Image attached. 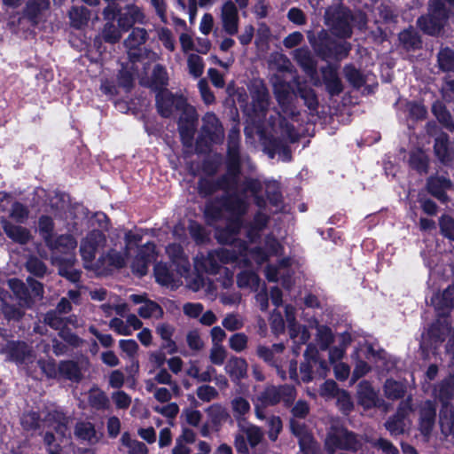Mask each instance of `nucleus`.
<instances>
[{
  "instance_id": "f257e3e1",
  "label": "nucleus",
  "mask_w": 454,
  "mask_h": 454,
  "mask_svg": "<svg viewBox=\"0 0 454 454\" xmlns=\"http://www.w3.org/2000/svg\"><path fill=\"white\" fill-rule=\"evenodd\" d=\"M231 217L227 223L225 229L216 228L215 238L220 243H234V247H238L239 254L237 255L234 251L229 248H222L210 252L205 258H196V269H202L207 272L216 273L220 270L221 264L236 262L239 266H252L254 263L261 265L271 256L280 254L281 247L273 238H267L263 247L256 244L258 232L266 225L267 216L263 214H258L254 217L253 224L247 230L249 243L247 245L237 241L235 235L240 228V215L245 213L247 204L244 200H237L231 206Z\"/></svg>"
},
{
  "instance_id": "f03ea898",
  "label": "nucleus",
  "mask_w": 454,
  "mask_h": 454,
  "mask_svg": "<svg viewBox=\"0 0 454 454\" xmlns=\"http://www.w3.org/2000/svg\"><path fill=\"white\" fill-rule=\"evenodd\" d=\"M325 20L333 33L339 37H349L351 35V24L362 29L366 24L365 16L359 12L350 16L349 11L343 6L331 7L325 12Z\"/></svg>"
},
{
  "instance_id": "7ed1b4c3",
  "label": "nucleus",
  "mask_w": 454,
  "mask_h": 454,
  "mask_svg": "<svg viewBox=\"0 0 454 454\" xmlns=\"http://www.w3.org/2000/svg\"><path fill=\"white\" fill-rule=\"evenodd\" d=\"M142 231H130L127 232L125 234V247H122L121 246V249L123 251H118L116 245H114V247L111 248L106 254L99 258V265L97 267V270L103 272L105 270H110L112 268L118 269L123 267L131 251L134 250L142 240Z\"/></svg>"
},
{
  "instance_id": "20e7f679",
  "label": "nucleus",
  "mask_w": 454,
  "mask_h": 454,
  "mask_svg": "<svg viewBox=\"0 0 454 454\" xmlns=\"http://www.w3.org/2000/svg\"><path fill=\"white\" fill-rule=\"evenodd\" d=\"M50 248L55 253H64L67 254V258L59 259L57 256L52 258V262L59 266V273L72 281H76L77 274L72 268L74 259L71 254L77 246L76 239L71 234L61 235L56 239H51L48 244Z\"/></svg>"
},
{
  "instance_id": "39448f33",
  "label": "nucleus",
  "mask_w": 454,
  "mask_h": 454,
  "mask_svg": "<svg viewBox=\"0 0 454 454\" xmlns=\"http://www.w3.org/2000/svg\"><path fill=\"white\" fill-rule=\"evenodd\" d=\"M49 430L53 429L55 434L51 431H47L44 435V442L48 446L49 454H60L59 448L64 439L69 435L67 430V418L59 411L49 413L44 422Z\"/></svg>"
},
{
  "instance_id": "423d86ee",
  "label": "nucleus",
  "mask_w": 454,
  "mask_h": 454,
  "mask_svg": "<svg viewBox=\"0 0 454 454\" xmlns=\"http://www.w3.org/2000/svg\"><path fill=\"white\" fill-rule=\"evenodd\" d=\"M454 394V379L450 378L442 382L435 389V396L442 402V407L440 411V426L442 432L445 434L454 435V408L448 401Z\"/></svg>"
},
{
  "instance_id": "0eeeda50",
  "label": "nucleus",
  "mask_w": 454,
  "mask_h": 454,
  "mask_svg": "<svg viewBox=\"0 0 454 454\" xmlns=\"http://www.w3.org/2000/svg\"><path fill=\"white\" fill-rule=\"evenodd\" d=\"M159 113L164 116H170L175 110L183 111L189 118L188 127H192L194 109L188 106L185 98L182 96H174L168 90H162L156 97Z\"/></svg>"
},
{
  "instance_id": "6e6552de",
  "label": "nucleus",
  "mask_w": 454,
  "mask_h": 454,
  "mask_svg": "<svg viewBox=\"0 0 454 454\" xmlns=\"http://www.w3.org/2000/svg\"><path fill=\"white\" fill-rule=\"evenodd\" d=\"M454 8V0H433L429 7V15L421 17L418 20L419 27L429 35H436L443 26V20L447 18L446 4Z\"/></svg>"
},
{
  "instance_id": "1a4fd4ad",
  "label": "nucleus",
  "mask_w": 454,
  "mask_h": 454,
  "mask_svg": "<svg viewBox=\"0 0 454 454\" xmlns=\"http://www.w3.org/2000/svg\"><path fill=\"white\" fill-rule=\"evenodd\" d=\"M295 396V392L293 387L283 386L279 388L275 387H267L257 398L254 401L255 406L256 417L260 419H264V415L261 411L268 405H273L280 401L286 403H291Z\"/></svg>"
},
{
  "instance_id": "9d476101",
  "label": "nucleus",
  "mask_w": 454,
  "mask_h": 454,
  "mask_svg": "<svg viewBox=\"0 0 454 454\" xmlns=\"http://www.w3.org/2000/svg\"><path fill=\"white\" fill-rule=\"evenodd\" d=\"M360 444L356 435L345 428H333L327 434L325 447L328 454H334L338 450L356 451Z\"/></svg>"
},
{
  "instance_id": "9b49d317",
  "label": "nucleus",
  "mask_w": 454,
  "mask_h": 454,
  "mask_svg": "<svg viewBox=\"0 0 454 454\" xmlns=\"http://www.w3.org/2000/svg\"><path fill=\"white\" fill-rule=\"evenodd\" d=\"M167 253L173 262L176 264V267L179 268V274L181 277H184L190 289L192 291H199L206 285L205 280L201 276L196 275L194 278H192V276L189 275V262L187 258L184 255L183 249L180 245H169L167 247Z\"/></svg>"
},
{
  "instance_id": "f8f14e48",
  "label": "nucleus",
  "mask_w": 454,
  "mask_h": 454,
  "mask_svg": "<svg viewBox=\"0 0 454 454\" xmlns=\"http://www.w3.org/2000/svg\"><path fill=\"white\" fill-rule=\"evenodd\" d=\"M119 14L118 25L122 31H126L135 23L144 22V14L137 6L128 5L123 11L117 10L114 4H109L104 12L107 20L114 19Z\"/></svg>"
},
{
  "instance_id": "ddd939ff",
  "label": "nucleus",
  "mask_w": 454,
  "mask_h": 454,
  "mask_svg": "<svg viewBox=\"0 0 454 454\" xmlns=\"http://www.w3.org/2000/svg\"><path fill=\"white\" fill-rule=\"evenodd\" d=\"M106 237L101 231L94 230L90 232L81 243L80 252L86 267H91L96 254L104 247Z\"/></svg>"
},
{
  "instance_id": "4468645a",
  "label": "nucleus",
  "mask_w": 454,
  "mask_h": 454,
  "mask_svg": "<svg viewBox=\"0 0 454 454\" xmlns=\"http://www.w3.org/2000/svg\"><path fill=\"white\" fill-rule=\"evenodd\" d=\"M274 87V93L276 98L281 107L283 114L286 116H293L295 114V110L293 106L294 93L288 83L282 82L276 77L272 80Z\"/></svg>"
},
{
  "instance_id": "2eb2a0df",
  "label": "nucleus",
  "mask_w": 454,
  "mask_h": 454,
  "mask_svg": "<svg viewBox=\"0 0 454 454\" xmlns=\"http://www.w3.org/2000/svg\"><path fill=\"white\" fill-rule=\"evenodd\" d=\"M155 259V247L152 243H146L139 248L137 255L131 262V269L134 273L143 276L148 270V265Z\"/></svg>"
},
{
  "instance_id": "dca6fc26",
  "label": "nucleus",
  "mask_w": 454,
  "mask_h": 454,
  "mask_svg": "<svg viewBox=\"0 0 454 454\" xmlns=\"http://www.w3.org/2000/svg\"><path fill=\"white\" fill-rule=\"evenodd\" d=\"M147 38V33L144 28H134L128 38L125 40V46L129 49V56L135 62L138 61L145 64L144 57L141 54H137V51H140L138 47L142 45Z\"/></svg>"
},
{
  "instance_id": "f3484780",
  "label": "nucleus",
  "mask_w": 454,
  "mask_h": 454,
  "mask_svg": "<svg viewBox=\"0 0 454 454\" xmlns=\"http://www.w3.org/2000/svg\"><path fill=\"white\" fill-rule=\"evenodd\" d=\"M129 299L136 304H140L138 315L144 318L160 317L162 315L161 308L154 301L147 300L143 294H131Z\"/></svg>"
},
{
  "instance_id": "a211bd4d",
  "label": "nucleus",
  "mask_w": 454,
  "mask_h": 454,
  "mask_svg": "<svg viewBox=\"0 0 454 454\" xmlns=\"http://www.w3.org/2000/svg\"><path fill=\"white\" fill-rule=\"evenodd\" d=\"M154 276L156 281L167 287L176 288L182 284L181 278L183 277L179 274V268H177V272H170L168 269L167 265L164 263H157L154 267Z\"/></svg>"
},
{
  "instance_id": "6ab92c4d",
  "label": "nucleus",
  "mask_w": 454,
  "mask_h": 454,
  "mask_svg": "<svg viewBox=\"0 0 454 454\" xmlns=\"http://www.w3.org/2000/svg\"><path fill=\"white\" fill-rule=\"evenodd\" d=\"M253 107L258 119L263 114L268 106L269 95L262 82H254L251 89Z\"/></svg>"
},
{
  "instance_id": "aec40b11",
  "label": "nucleus",
  "mask_w": 454,
  "mask_h": 454,
  "mask_svg": "<svg viewBox=\"0 0 454 454\" xmlns=\"http://www.w3.org/2000/svg\"><path fill=\"white\" fill-rule=\"evenodd\" d=\"M222 22L224 30L229 35H235L238 32V10L231 1H227L222 7Z\"/></svg>"
},
{
  "instance_id": "412c9836",
  "label": "nucleus",
  "mask_w": 454,
  "mask_h": 454,
  "mask_svg": "<svg viewBox=\"0 0 454 454\" xmlns=\"http://www.w3.org/2000/svg\"><path fill=\"white\" fill-rule=\"evenodd\" d=\"M292 432L299 438L301 450L305 454H313L317 450L316 443L303 425L291 420Z\"/></svg>"
},
{
  "instance_id": "4be33fe9",
  "label": "nucleus",
  "mask_w": 454,
  "mask_h": 454,
  "mask_svg": "<svg viewBox=\"0 0 454 454\" xmlns=\"http://www.w3.org/2000/svg\"><path fill=\"white\" fill-rule=\"evenodd\" d=\"M286 318L288 323L290 337L295 343L302 344L309 339V332L294 322V309L292 306L286 307Z\"/></svg>"
},
{
  "instance_id": "5701e85b",
  "label": "nucleus",
  "mask_w": 454,
  "mask_h": 454,
  "mask_svg": "<svg viewBox=\"0 0 454 454\" xmlns=\"http://www.w3.org/2000/svg\"><path fill=\"white\" fill-rule=\"evenodd\" d=\"M203 132L211 142H220L223 137V129L216 116L207 113L203 118Z\"/></svg>"
},
{
  "instance_id": "b1692460",
  "label": "nucleus",
  "mask_w": 454,
  "mask_h": 454,
  "mask_svg": "<svg viewBox=\"0 0 454 454\" xmlns=\"http://www.w3.org/2000/svg\"><path fill=\"white\" fill-rule=\"evenodd\" d=\"M290 265V260H283L278 267L268 266L265 271L266 278L270 281H278L282 279L283 286L286 288H290L291 285L288 280L289 272L287 267Z\"/></svg>"
},
{
  "instance_id": "393cba45",
  "label": "nucleus",
  "mask_w": 454,
  "mask_h": 454,
  "mask_svg": "<svg viewBox=\"0 0 454 454\" xmlns=\"http://www.w3.org/2000/svg\"><path fill=\"white\" fill-rule=\"evenodd\" d=\"M451 187L450 180L444 177H431L427 183L428 192L441 201L447 200L445 192Z\"/></svg>"
},
{
  "instance_id": "a878e982",
  "label": "nucleus",
  "mask_w": 454,
  "mask_h": 454,
  "mask_svg": "<svg viewBox=\"0 0 454 454\" xmlns=\"http://www.w3.org/2000/svg\"><path fill=\"white\" fill-rule=\"evenodd\" d=\"M75 436L90 443H96L101 439V434L96 432L93 424L90 422H79L74 429Z\"/></svg>"
},
{
  "instance_id": "bb28decb",
  "label": "nucleus",
  "mask_w": 454,
  "mask_h": 454,
  "mask_svg": "<svg viewBox=\"0 0 454 454\" xmlns=\"http://www.w3.org/2000/svg\"><path fill=\"white\" fill-rule=\"evenodd\" d=\"M431 303L442 314H444L445 309L454 308V286L449 287L442 294L433 296Z\"/></svg>"
},
{
  "instance_id": "cd10ccee",
  "label": "nucleus",
  "mask_w": 454,
  "mask_h": 454,
  "mask_svg": "<svg viewBox=\"0 0 454 454\" xmlns=\"http://www.w3.org/2000/svg\"><path fill=\"white\" fill-rule=\"evenodd\" d=\"M357 397L359 403L368 409L376 405L377 393L367 381H362L358 385Z\"/></svg>"
},
{
  "instance_id": "c85d7f7f",
  "label": "nucleus",
  "mask_w": 454,
  "mask_h": 454,
  "mask_svg": "<svg viewBox=\"0 0 454 454\" xmlns=\"http://www.w3.org/2000/svg\"><path fill=\"white\" fill-rule=\"evenodd\" d=\"M435 417V408L432 402L425 403L420 411V430L424 434L430 433Z\"/></svg>"
},
{
  "instance_id": "c756f323",
  "label": "nucleus",
  "mask_w": 454,
  "mask_h": 454,
  "mask_svg": "<svg viewBox=\"0 0 454 454\" xmlns=\"http://www.w3.org/2000/svg\"><path fill=\"white\" fill-rule=\"evenodd\" d=\"M225 371L232 380H240L247 375V364L242 358L233 357L226 364Z\"/></svg>"
},
{
  "instance_id": "7c9ffc66",
  "label": "nucleus",
  "mask_w": 454,
  "mask_h": 454,
  "mask_svg": "<svg viewBox=\"0 0 454 454\" xmlns=\"http://www.w3.org/2000/svg\"><path fill=\"white\" fill-rule=\"evenodd\" d=\"M434 152L441 161L448 162L451 160L453 157V150L446 135H440L435 139Z\"/></svg>"
},
{
  "instance_id": "2f4dec72",
  "label": "nucleus",
  "mask_w": 454,
  "mask_h": 454,
  "mask_svg": "<svg viewBox=\"0 0 454 454\" xmlns=\"http://www.w3.org/2000/svg\"><path fill=\"white\" fill-rule=\"evenodd\" d=\"M314 367H317L318 374L321 378H324L327 375L329 369L326 363L323 360L312 359L309 362L308 364H302L301 366V380L304 382H309L313 379L309 369Z\"/></svg>"
},
{
  "instance_id": "473e14b6",
  "label": "nucleus",
  "mask_w": 454,
  "mask_h": 454,
  "mask_svg": "<svg viewBox=\"0 0 454 454\" xmlns=\"http://www.w3.org/2000/svg\"><path fill=\"white\" fill-rule=\"evenodd\" d=\"M2 223L7 236L14 241L24 244L29 239V232L25 228L12 225L5 220L2 221Z\"/></svg>"
},
{
  "instance_id": "72a5a7b5",
  "label": "nucleus",
  "mask_w": 454,
  "mask_h": 454,
  "mask_svg": "<svg viewBox=\"0 0 454 454\" xmlns=\"http://www.w3.org/2000/svg\"><path fill=\"white\" fill-rule=\"evenodd\" d=\"M156 332L166 342L163 344V348L167 349L169 354L175 353L176 351V343L171 340L174 332L173 327L168 324L161 323L158 325Z\"/></svg>"
},
{
  "instance_id": "f704fd0d",
  "label": "nucleus",
  "mask_w": 454,
  "mask_h": 454,
  "mask_svg": "<svg viewBox=\"0 0 454 454\" xmlns=\"http://www.w3.org/2000/svg\"><path fill=\"white\" fill-rule=\"evenodd\" d=\"M239 427L247 435L251 447H255L262 441L263 433L258 427L247 424L245 421H239Z\"/></svg>"
},
{
  "instance_id": "c9c22d12",
  "label": "nucleus",
  "mask_w": 454,
  "mask_h": 454,
  "mask_svg": "<svg viewBox=\"0 0 454 454\" xmlns=\"http://www.w3.org/2000/svg\"><path fill=\"white\" fill-rule=\"evenodd\" d=\"M405 411L401 409L397 415L390 419L386 423V427L388 431H390L393 434H398L403 433L405 428L409 426V421L405 419L404 414Z\"/></svg>"
},
{
  "instance_id": "e433bc0d",
  "label": "nucleus",
  "mask_w": 454,
  "mask_h": 454,
  "mask_svg": "<svg viewBox=\"0 0 454 454\" xmlns=\"http://www.w3.org/2000/svg\"><path fill=\"white\" fill-rule=\"evenodd\" d=\"M259 282L258 276L250 270H244L238 276V285L240 288H249L252 291H256Z\"/></svg>"
},
{
  "instance_id": "4c0bfd02",
  "label": "nucleus",
  "mask_w": 454,
  "mask_h": 454,
  "mask_svg": "<svg viewBox=\"0 0 454 454\" xmlns=\"http://www.w3.org/2000/svg\"><path fill=\"white\" fill-rule=\"evenodd\" d=\"M433 112L438 121L448 129H454V123L450 114L446 110L445 106L441 103L433 105Z\"/></svg>"
},
{
  "instance_id": "58836bf2",
  "label": "nucleus",
  "mask_w": 454,
  "mask_h": 454,
  "mask_svg": "<svg viewBox=\"0 0 454 454\" xmlns=\"http://www.w3.org/2000/svg\"><path fill=\"white\" fill-rule=\"evenodd\" d=\"M121 441L128 448L129 454H147L148 452L146 446L143 442L132 440L127 433L121 435Z\"/></svg>"
},
{
  "instance_id": "ea45409f",
  "label": "nucleus",
  "mask_w": 454,
  "mask_h": 454,
  "mask_svg": "<svg viewBox=\"0 0 454 454\" xmlns=\"http://www.w3.org/2000/svg\"><path fill=\"white\" fill-rule=\"evenodd\" d=\"M438 64L443 71H454V51L449 48L442 49L438 54Z\"/></svg>"
},
{
  "instance_id": "a19ab883",
  "label": "nucleus",
  "mask_w": 454,
  "mask_h": 454,
  "mask_svg": "<svg viewBox=\"0 0 454 454\" xmlns=\"http://www.w3.org/2000/svg\"><path fill=\"white\" fill-rule=\"evenodd\" d=\"M69 18L72 26L80 28L88 21L89 14L87 9L84 7H74L69 12Z\"/></svg>"
},
{
  "instance_id": "79ce46f5",
  "label": "nucleus",
  "mask_w": 454,
  "mask_h": 454,
  "mask_svg": "<svg viewBox=\"0 0 454 454\" xmlns=\"http://www.w3.org/2000/svg\"><path fill=\"white\" fill-rule=\"evenodd\" d=\"M215 372L212 367H208L206 372H200L199 366L196 362H190L189 367L186 370V374L199 381H210L211 375Z\"/></svg>"
},
{
  "instance_id": "37998d69",
  "label": "nucleus",
  "mask_w": 454,
  "mask_h": 454,
  "mask_svg": "<svg viewBox=\"0 0 454 454\" xmlns=\"http://www.w3.org/2000/svg\"><path fill=\"white\" fill-rule=\"evenodd\" d=\"M410 163L419 172H426L428 165L427 155L421 150L414 151L411 155Z\"/></svg>"
},
{
  "instance_id": "c03bdc74",
  "label": "nucleus",
  "mask_w": 454,
  "mask_h": 454,
  "mask_svg": "<svg viewBox=\"0 0 454 454\" xmlns=\"http://www.w3.org/2000/svg\"><path fill=\"white\" fill-rule=\"evenodd\" d=\"M189 73L195 78L200 77L204 71V64L202 59L197 55L191 53L187 59Z\"/></svg>"
},
{
  "instance_id": "a18cd8bd",
  "label": "nucleus",
  "mask_w": 454,
  "mask_h": 454,
  "mask_svg": "<svg viewBox=\"0 0 454 454\" xmlns=\"http://www.w3.org/2000/svg\"><path fill=\"white\" fill-rule=\"evenodd\" d=\"M49 6L48 0H31L27 6V15L32 20L45 11Z\"/></svg>"
},
{
  "instance_id": "49530a36",
  "label": "nucleus",
  "mask_w": 454,
  "mask_h": 454,
  "mask_svg": "<svg viewBox=\"0 0 454 454\" xmlns=\"http://www.w3.org/2000/svg\"><path fill=\"white\" fill-rule=\"evenodd\" d=\"M399 40L407 49L417 48L420 44V40L413 29L403 30L399 35Z\"/></svg>"
},
{
  "instance_id": "de8ad7c7",
  "label": "nucleus",
  "mask_w": 454,
  "mask_h": 454,
  "mask_svg": "<svg viewBox=\"0 0 454 454\" xmlns=\"http://www.w3.org/2000/svg\"><path fill=\"white\" fill-rule=\"evenodd\" d=\"M271 128L273 129L274 134H280L283 137L289 139L290 141H294L296 138V134L294 131V129L284 120H279L278 124L271 123Z\"/></svg>"
},
{
  "instance_id": "09e8293b",
  "label": "nucleus",
  "mask_w": 454,
  "mask_h": 454,
  "mask_svg": "<svg viewBox=\"0 0 454 454\" xmlns=\"http://www.w3.org/2000/svg\"><path fill=\"white\" fill-rule=\"evenodd\" d=\"M10 349L12 358L17 362H25L30 355L28 347L23 342L17 344L12 343Z\"/></svg>"
},
{
  "instance_id": "8fccbe9b",
  "label": "nucleus",
  "mask_w": 454,
  "mask_h": 454,
  "mask_svg": "<svg viewBox=\"0 0 454 454\" xmlns=\"http://www.w3.org/2000/svg\"><path fill=\"white\" fill-rule=\"evenodd\" d=\"M231 407L234 416L239 419V422L241 421L240 418L250 411V404L248 401L243 397L234 398L231 402Z\"/></svg>"
},
{
  "instance_id": "3c124183",
  "label": "nucleus",
  "mask_w": 454,
  "mask_h": 454,
  "mask_svg": "<svg viewBox=\"0 0 454 454\" xmlns=\"http://www.w3.org/2000/svg\"><path fill=\"white\" fill-rule=\"evenodd\" d=\"M89 402L93 407L100 409L106 406L108 399L101 390L93 388L89 393Z\"/></svg>"
},
{
  "instance_id": "603ef678",
  "label": "nucleus",
  "mask_w": 454,
  "mask_h": 454,
  "mask_svg": "<svg viewBox=\"0 0 454 454\" xmlns=\"http://www.w3.org/2000/svg\"><path fill=\"white\" fill-rule=\"evenodd\" d=\"M294 56L300 65L306 70L311 71L313 69L314 64L311 59V55L309 50L307 49H298L294 51Z\"/></svg>"
},
{
  "instance_id": "864d4df0",
  "label": "nucleus",
  "mask_w": 454,
  "mask_h": 454,
  "mask_svg": "<svg viewBox=\"0 0 454 454\" xmlns=\"http://www.w3.org/2000/svg\"><path fill=\"white\" fill-rule=\"evenodd\" d=\"M403 386L394 380H387L385 383V394L388 398L397 399L403 395Z\"/></svg>"
},
{
  "instance_id": "5fc2aeb1",
  "label": "nucleus",
  "mask_w": 454,
  "mask_h": 454,
  "mask_svg": "<svg viewBox=\"0 0 454 454\" xmlns=\"http://www.w3.org/2000/svg\"><path fill=\"white\" fill-rule=\"evenodd\" d=\"M442 234L450 240H454V219L449 215H442L440 219Z\"/></svg>"
},
{
  "instance_id": "6e6d98bb",
  "label": "nucleus",
  "mask_w": 454,
  "mask_h": 454,
  "mask_svg": "<svg viewBox=\"0 0 454 454\" xmlns=\"http://www.w3.org/2000/svg\"><path fill=\"white\" fill-rule=\"evenodd\" d=\"M146 389L149 392H153L155 399L161 403L169 401L172 397L171 392L166 387H155L151 381L146 382Z\"/></svg>"
},
{
  "instance_id": "4d7b16f0",
  "label": "nucleus",
  "mask_w": 454,
  "mask_h": 454,
  "mask_svg": "<svg viewBox=\"0 0 454 454\" xmlns=\"http://www.w3.org/2000/svg\"><path fill=\"white\" fill-rule=\"evenodd\" d=\"M39 231L45 239L46 243L49 244L51 241V232L53 230L52 220L48 216H42L39 219Z\"/></svg>"
},
{
  "instance_id": "13d9d810",
  "label": "nucleus",
  "mask_w": 454,
  "mask_h": 454,
  "mask_svg": "<svg viewBox=\"0 0 454 454\" xmlns=\"http://www.w3.org/2000/svg\"><path fill=\"white\" fill-rule=\"evenodd\" d=\"M206 411L211 419V423L214 425L220 423L226 418V411L220 404H213Z\"/></svg>"
},
{
  "instance_id": "bf43d9fd",
  "label": "nucleus",
  "mask_w": 454,
  "mask_h": 454,
  "mask_svg": "<svg viewBox=\"0 0 454 454\" xmlns=\"http://www.w3.org/2000/svg\"><path fill=\"white\" fill-rule=\"evenodd\" d=\"M333 337L331 330L326 326L317 327V341L322 349H326L333 342Z\"/></svg>"
},
{
  "instance_id": "052dcab7",
  "label": "nucleus",
  "mask_w": 454,
  "mask_h": 454,
  "mask_svg": "<svg viewBox=\"0 0 454 454\" xmlns=\"http://www.w3.org/2000/svg\"><path fill=\"white\" fill-rule=\"evenodd\" d=\"M325 80L331 94H338L341 91L340 81L334 70L330 69L329 76L325 75Z\"/></svg>"
},
{
  "instance_id": "680f3d73",
  "label": "nucleus",
  "mask_w": 454,
  "mask_h": 454,
  "mask_svg": "<svg viewBox=\"0 0 454 454\" xmlns=\"http://www.w3.org/2000/svg\"><path fill=\"white\" fill-rule=\"evenodd\" d=\"M340 390L333 380H326L320 387V395L325 399L336 397Z\"/></svg>"
},
{
  "instance_id": "e2e57ef3",
  "label": "nucleus",
  "mask_w": 454,
  "mask_h": 454,
  "mask_svg": "<svg viewBox=\"0 0 454 454\" xmlns=\"http://www.w3.org/2000/svg\"><path fill=\"white\" fill-rule=\"evenodd\" d=\"M102 36L105 41L114 43L120 40L121 31L117 29L113 24H106L103 29Z\"/></svg>"
},
{
  "instance_id": "0e129e2a",
  "label": "nucleus",
  "mask_w": 454,
  "mask_h": 454,
  "mask_svg": "<svg viewBox=\"0 0 454 454\" xmlns=\"http://www.w3.org/2000/svg\"><path fill=\"white\" fill-rule=\"evenodd\" d=\"M153 410L168 419L175 418L179 411L178 405L175 403H170L165 405H156L153 407Z\"/></svg>"
},
{
  "instance_id": "69168bd1",
  "label": "nucleus",
  "mask_w": 454,
  "mask_h": 454,
  "mask_svg": "<svg viewBox=\"0 0 454 454\" xmlns=\"http://www.w3.org/2000/svg\"><path fill=\"white\" fill-rule=\"evenodd\" d=\"M59 372L71 380H76L79 377V371L77 365L70 361L62 362L59 364Z\"/></svg>"
},
{
  "instance_id": "338daca9",
  "label": "nucleus",
  "mask_w": 454,
  "mask_h": 454,
  "mask_svg": "<svg viewBox=\"0 0 454 454\" xmlns=\"http://www.w3.org/2000/svg\"><path fill=\"white\" fill-rule=\"evenodd\" d=\"M10 215L15 221L23 223L28 216V210L22 204L16 202L12 206Z\"/></svg>"
},
{
  "instance_id": "774afa93",
  "label": "nucleus",
  "mask_w": 454,
  "mask_h": 454,
  "mask_svg": "<svg viewBox=\"0 0 454 454\" xmlns=\"http://www.w3.org/2000/svg\"><path fill=\"white\" fill-rule=\"evenodd\" d=\"M109 326L121 335H130L132 333V329L129 328V325L118 317L113 318L109 323Z\"/></svg>"
}]
</instances>
